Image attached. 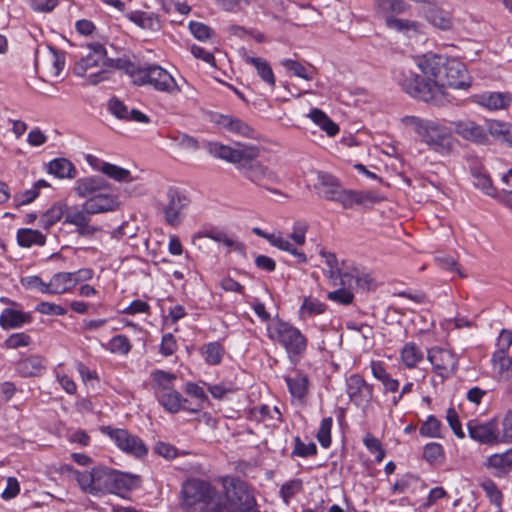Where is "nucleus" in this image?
<instances>
[{"instance_id": "1", "label": "nucleus", "mask_w": 512, "mask_h": 512, "mask_svg": "<svg viewBox=\"0 0 512 512\" xmlns=\"http://www.w3.org/2000/svg\"><path fill=\"white\" fill-rule=\"evenodd\" d=\"M419 67L424 77L401 70L395 73V79L403 91L426 103L444 106L450 102L446 87L467 90L471 86L465 66L455 59L433 55Z\"/></svg>"}, {"instance_id": "2", "label": "nucleus", "mask_w": 512, "mask_h": 512, "mask_svg": "<svg viewBox=\"0 0 512 512\" xmlns=\"http://www.w3.org/2000/svg\"><path fill=\"white\" fill-rule=\"evenodd\" d=\"M210 152L218 158L235 164L240 173L256 186L280 194L279 190L271 187L280 184L281 178L278 173L257 161L261 154L259 147L238 144L237 148H232L219 143H212L210 144Z\"/></svg>"}, {"instance_id": "3", "label": "nucleus", "mask_w": 512, "mask_h": 512, "mask_svg": "<svg viewBox=\"0 0 512 512\" xmlns=\"http://www.w3.org/2000/svg\"><path fill=\"white\" fill-rule=\"evenodd\" d=\"M74 474L80 489L93 496L122 495L132 490L138 479L137 476L106 466H97L91 471H75Z\"/></svg>"}, {"instance_id": "4", "label": "nucleus", "mask_w": 512, "mask_h": 512, "mask_svg": "<svg viewBox=\"0 0 512 512\" xmlns=\"http://www.w3.org/2000/svg\"><path fill=\"white\" fill-rule=\"evenodd\" d=\"M315 189L318 194L326 200L335 201L344 209H351L355 205H365L367 203H379L383 198L373 191L347 190L342 187L339 180L325 172H319Z\"/></svg>"}, {"instance_id": "5", "label": "nucleus", "mask_w": 512, "mask_h": 512, "mask_svg": "<svg viewBox=\"0 0 512 512\" xmlns=\"http://www.w3.org/2000/svg\"><path fill=\"white\" fill-rule=\"evenodd\" d=\"M402 122L411 127L421 141L434 151L446 154L452 150L453 139L447 127L436 121L424 120L416 116H405Z\"/></svg>"}, {"instance_id": "6", "label": "nucleus", "mask_w": 512, "mask_h": 512, "mask_svg": "<svg viewBox=\"0 0 512 512\" xmlns=\"http://www.w3.org/2000/svg\"><path fill=\"white\" fill-rule=\"evenodd\" d=\"M455 132L462 138L477 144H487L488 134L501 143L512 148V125L504 122L493 121L486 130L471 120H458L452 122Z\"/></svg>"}, {"instance_id": "7", "label": "nucleus", "mask_w": 512, "mask_h": 512, "mask_svg": "<svg viewBox=\"0 0 512 512\" xmlns=\"http://www.w3.org/2000/svg\"><path fill=\"white\" fill-rule=\"evenodd\" d=\"M268 337L281 345L289 361L296 365L307 349V339L301 331L290 323L278 320L267 327Z\"/></svg>"}, {"instance_id": "8", "label": "nucleus", "mask_w": 512, "mask_h": 512, "mask_svg": "<svg viewBox=\"0 0 512 512\" xmlns=\"http://www.w3.org/2000/svg\"><path fill=\"white\" fill-rule=\"evenodd\" d=\"M88 49L89 53L75 63L73 72L77 76L87 75L88 83L97 85L110 78L111 70L105 68L107 52L100 43L89 44Z\"/></svg>"}, {"instance_id": "9", "label": "nucleus", "mask_w": 512, "mask_h": 512, "mask_svg": "<svg viewBox=\"0 0 512 512\" xmlns=\"http://www.w3.org/2000/svg\"><path fill=\"white\" fill-rule=\"evenodd\" d=\"M134 84L138 86L151 85L155 90L176 95L181 92V87L173 76L159 65H147L138 68L134 74Z\"/></svg>"}, {"instance_id": "10", "label": "nucleus", "mask_w": 512, "mask_h": 512, "mask_svg": "<svg viewBox=\"0 0 512 512\" xmlns=\"http://www.w3.org/2000/svg\"><path fill=\"white\" fill-rule=\"evenodd\" d=\"M182 496L187 506L203 504L210 512H217L218 507H225L220 503L215 489L206 481L191 479L182 486Z\"/></svg>"}, {"instance_id": "11", "label": "nucleus", "mask_w": 512, "mask_h": 512, "mask_svg": "<svg viewBox=\"0 0 512 512\" xmlns=\"http://www.w3.org/2000/svg\"><path fill=\"white\" fill-rule=\"evenodd\" d=\"M224 489L231 512L247 511L256 506L255 498L248 485L239 478H225Z\"/></svg>"}, {"instance_id": "12", "label": "nucleus", "mask_w": 512, "mask_h": 512, "mask_svg": "<svg viewBox=\"0 0 512 512\" xmlns=\"http://www.w3.org/2000/svg\"><path fill=\"white\" fill-rule=\"evenodd\" d=\"M101 432L109 436L121 451L134 458L141 459L148 454V448L144 441L126 429L103 426Z\"/></svg>"}, {"instance_id": "13", "label": "nucleus", "mask_w": 512, "mask_h": 512, "mask_svg": "<svg viewBox=\"0 0 512 512\" xmlns=\"http://www.w3.org/2000/svg\"><path fill=\"white\" fill-rule=\"evenodd\" d=\"M190 200L179 189L170 186L165 194V199L160 201L164 219L170 226H178L184 219V210L188 207Z\"/></svg>"}, {"instance_id": "14", "label": "nucleus", "mask_w": 512, "mask_h": 512, "mask_svg": "<svg viewBox=\"0 0 512 512\" xmlns=\"http://www.w3.org/2000/svg\"><path fill=\"white\" fill-rule=\"evenodd\" d=\"M427 358L432 364L434 371L442 379L453 375L458 366L456 356L449 350L433 347L428 350Z\"/></svg>"}, {"instance_id": "15", "label": "nucleus", "mask_w": 512, "mask_h": 512, "mask_svg": "<svg viewBox=\"0 0 512 512\" xmlns=\"http://www.w3.org/2000/svg\"><path fill=\"white\" fill-rule=\"evenodd\" d=\"M65 65L64 53L52 46H47L43 51H37L35 68L39 72L43 70L47 75L58 76Z\"/></svg>"}, {"instance_id": "16", "label": "nucleus", "mask_w": 512, "mask_h": 512, "mask_svg": "<svg viewBox=\"0 0 512 512\" xmlns=\"http://www.w3.org/2000/svg\"><path fill=\"white\" fill-rule=\"evenodd\" d=\"M469 436L483 444H495L502 442L500 439L501 430L498 428V421L492 419L486 423L470 421L468 423Z\"/></svg>"}, {"instance_id": "17", "label": "nucleus", "mask_w": 512, "mask_h": 512, "mask_svg": "<svg viewBox=\"0 0 512 512\" xmlns=\"http://www.w3.org/2000/svg\"><path fill=\"white\" fill-rule=\"evenodd\" d=\"M347 394L357 406L367 405L373 398V388L361 376L351 375L347 381Z\"/></svg>"}, {"instance_id": "18", "label": "nucleus", "mask_w": 512, "mask_h": 512, "mask_svg": "<svg viewBox=\"0 0 512 512\" xmlns=\"http://www.w3.org/2000/svg\"><path fill=\"white\" fill-rule=\"evenodd\" d=\"M511 345L512 332L510 330L503 329L498 337V349L492 356L494 367L498 369L500 374H504L511 369L512 359L508 356V351Z\"/></svg>"}, {"instance_id": "19", "label": "nucleus", "mask_w": 512, "mask_h": 512, "mask_svg": "<svg viewBox=\"0 0 512 512\" xmlns=\"http://www.w3.org/2000/svg\"><path fill=\"white\" fill-rule=\"evenodd\" d=\"M86 208L94 214L115 211L120 206L117 195L100 191L85 201Z\"/></svg>"}, {"instance_id": "20", "label": "nucleus", "mask_w": 512, "mask_h": 512, "mask_svg": "<svg viewBox=\"0 0 512 512\" xmlns=\"http://www.w3.org/2000/svg\"><path fill=\"white\" fill-rule=\"evenodd\" d=\"M156 397L159 403L169 412L177 413L180 410H187L190 412H198L200 410V405H194L192 407L187 406V399H183L180 393L176 390L171 389L161 393L156 394Z\"/></svg>"}, {"instance_id": "21", "label": "nucleus", "mask_w": 512, "mask_h": 512, "mask_svg": "<svg viewBox=\"0 0 512 512\" xmlns=\"http://www.w3.org/2000/svg\"><path fill=\"white\" fill-rule=\"evenodd\" d=\"M109 187V183L101 176L79 178L75 182L74 191L81 198H90Z\"/></svg>"}, {"instance_id": "22", "label": "nucleus", "mask_w": 512, "mask_h": 512, "mask_svg": "<svg viewBox=\"0 0 512 512\" xmlns=\"http://www.w3.org/2000/svg\"><path fill=\"white\" fill-rule=\"evenodd\" d=\"M88 161L93 169L101 171L107 177L117 182H131L133 180L130 171L120 166L104 162L93 156H89Z\"/></svg>"}, {"instance_id": "23", "label": "nucleus", "mask_w": 512, "mask_h": 512, "mask_svg": "<svg viewBox=\"0 0 512 512\" xmlns=\"http://www.w3.org/2000/svg\"><path fill=\"white\" fill-rule=\"evenodd\" d=\"M108 109L116 118L124 121H134L139 123H149L150 118L137 109H128V107L118 98L110 99Z\"/></svg>"}, {"instance_id": "24", "label": "nucleus", "mask_w": 512, "mask_h": 512, "mask_svg": "<svg viewBox=\"0 0 512 512\" xmlns=\"http://www.w3.org/2000/svg\"><path fill=\"white\" fill-rule=\"evenodd\" d=\"M244 62L255 68L259 78L271 89L276 85V78L273 73L272 67L267 60L249 55L246 51L242 53Z\"/></svg>"}, {"instance_id": "25", "label": "nucleus", "mask_w": 512, "mask_h": 512, "mask_svg": "<svg viewBox=\"0 0 512 512\" xmlns=\"http://www.w3.org/2000/svg\"><path fill=\"white\" fill-rule=\"evenodd\" d=\"M216 123L230 133L248 138L254 137V129L237 117L231 115H219Z\"/></svg>"}, {"instance_id": "26", "label": "nucleus", "mask_w": 512, "mask_h": 512, "mask_svg": "<svg viewBox=\"0 0 512 512\" xmlns=\"http://www.w3.org/2000/svg\"><path fill=\"white\" fill-rule=\"evenodd\" d=\"M126 17L142 29L151 32H158L161 29L160 19L155 13L136 10L127 13Z\"/></svg>"}, {"instance_id": "27", "label": "nucleus", "mask_w": 512, "mask_h": 512, "mask_svg": "<svg viewBox=\"0 0 512 512\" xmlns=\"http://www.w3.org/2000/svg\"><path fill=\"white\" fill-rule=\"evenodd\" d=\"M32 317L29 313L12 308H5L0 315V325L3 329L20 328L25 323H30Z\"/></svg>"}, {"instance_id": "28", "label": "nucleus", "mask_w": 512, "mask_h": 512, "mask_svg": "<svg viewBox=\"0 0 512 512\" xmlns=\"http://www.w3.org/2000/svg\"><path fill=\"white\" fill-rule=\"evenodd\" d=\"M476 98L477 103L491 110L505 109L512 100L509 93L502 92L483 93Z\"/></svg>"}, {"instance_id": "29", "label": "nucleus", "mask_w": 512, "mask_h": 512, "mask_svg": "<svg viewBox=\"0 0 512 512\" xmlns=\"http://www.w3.org/2000/svg\"><path fill=\"white\" fill-rule=\"evenodd\" d=\"M285 382L293 398L302 400L308 393V376L296 371L294 376H285Z\"/></svg>"}, {"instance_id": "30", "label": "nucleus", "mask_w": 512, "mask_h": 512, "mask_svg": "<svg viewBox=\"0 0 512 512\" xmlns=\"http://www.w3.org/2000/svg\"><path fill=\"white\" fill-rule=\"evenodd\" d=\"M16 369L23 377L39 376L45 369L44 358L38 355L27 357L18 362Z\"/></svg>"}, {"instance_id": "31", "label": "nucleus", "mask_w": 512, "mask_h": 512, "mask_svg": "<svg viewBox=\"0 0 512 512\" xmlns=\"http://www.w3.org/2000/svg\"><path fill=\"white\" fill-rule=\"evenodd\" d=\"M427 21L434 27L448 31L453 28V17L450 12L439 8L432 7L426 12Z\"/></svg>"}, {"instance_id": "32", "label": "nucleus", "mask_w": 512, "mask_h": 512, "mask_svg": "<svg viewBox=\"0 0 512 512\" xmlns=\"http://www.w3.org/2000/svg\"><path fill=\"white\" fill-rule=\"evenodd\" d=\"M401 360L407 368H415L423 361L424 353L414 342H407L401 349Z\"/></svg>"}, {"instance_id": "33", "label": "nucleus", "mask_w": 512, "mask_h": 512, "mask_svg": "<svg viewBox=\"0 0 512 512\" xmlns=\"http://www.w3.org/2000/svg\"><path fill=\"white\" fill-rule=\"evenodd\" d=\"M48 172L58 178H75L76 168L65 158H57L48 163Z\"/></svg>"}, {"instance_id": "34", "label": "nucleus", "mask_w": 512, "mask_h": 512, "mask_svg": "<svg viewBox=\"0 0 512 512\" xmlns=\"http://www.w3.org/2000/svg\"><path fill=\"white\" fill-rule=\"evenodd\" d=\"M91 215H93L89 209L86 208L85 202L81 207L66 206V215L64 223L74 225L76 228L78 226H83L87 221L91 220Z\"/></svg>"}, {"instance_id": "35", "label": "nucleus", "mask_w": 512, "mask_h": 512, "mask_svg": "<svg viewBox=\"0 0 512 512\" xmlns=\"http://www.w3.org/2000/svg\"><path fill=\"white\" fill-rule=\"evenodd\" d=\"M50 294H62L75 286V280L70 272H59L55 274L50 282Z\"/></svg>"}, {"instance_id": "36", "label": "nucleus", "mask_w": 512, "mask_h": 512, "mask_svg": "<svg viewBox=\"0 0 512 512\" xmlns=\"http://www.w3.org/2000/svg\"><path fill=\"white\" fill-rule=\"evenodd\" d=\"M66 215V204L55 203L53 204L40 218V225L42 228L48 230L56 224L63 216Z\"/></svg>"}, {"instance_id": "37", "label": "nucleus", "mask_w": 512, "mask_h": 512, "mask_svg": "<svg viewBox=\"0 0 512 512\" xmlns=\"http://www.w3.org/2000/svg\"><path fill=\"white\" fill-rule=\"evenodd\" d=\"M281 65L292 75L305 79L312 80L315 75V68L311 65L309 67H305L303 64L296 60L292 59H284L281 62Z\"/></svg>"}, {"instance_id": "38", "label": "nucleus", "mask_w": 512, "mask_h": 512, "mask_svg": "<svg viewBox=\"0 0 512 512\" xmlns=\"http://www.w3.org/2000/svg\"><path fill=\"white\" fill-rule=\"evenodd\" d=\"M267 240L269 243L283 251H287L293 256L296 257L298 263H306L307 258L306 255L303 252L298 251L292 243L289 242L288 239L283 238L280 235L272 234L271 236L267 237Z\"/></svg>"}, {"instance_id": "39", "label": "nucleus", "mask_w": 512, "mask_h": 512, "mask_svg": "<svg viewBox=\"0 0 512 512\" xmlns=\"http://www.w3.org/2000/svg\"><path fill=\"white\" fill-rule=\"evenodd\" d=\"M45 240V236L38 230L22 228L17 232V241L22 247H30L33 244L44 245Z\"/></svg>"}, {"instance_id": "40", "label": "nucleus", "mask_w": 512, "mask_h": 512, "mask_svg": "<svg viewBox=\"0 0 512 512\" xmlns=\"http://www.w3.org/2000/svg\"><path fill=\"white\" fill-rule=\"evenodd\" d=\"M153 388L155 395L173 389V381L176 375L163 370H156L152 373Z\"/></svg>"}, {"instance_id": "41", "label": "nucleus", "mask_w": 512, "mask_h": 512, "mask_svg": "<svg viewBox=\"0 0 512 512\" xmlns=\"http://www.w3.org/2000/svg\"><path fill=\"white\" fill-rule=\"evenodd\" d=\"M321 255L325 257V262L329 267L330 278L336 279L340 278L341 284L345 285L347 282H350L353 279V276L349 273H341L337 268V258L335 254L330 252H321Z\"/></svg>"}, {"instance_id": "42", "label": "nucleus", "mask_w": 512, "mask_h": 512, "mask_svg": "<svg viewBox=\"0 0 512 512\" xmlns=\"http://www.w3.org/2000/svg\"><path fill=\"white\" fill-rule=\"evenodd\" d=\"M487 465L492 468L505 470L512 467V448L501 454H493L487 460Z\"/></svg>"}, {"instance_id": "43", "label": "nucleus", "mask_w": 512, "mask_h": 512, "mask_svg": "<svg viewBox=\"0 0 512 512\" xmlns=\"http://www.w3.org/2000/svg\"><path fill=\"white\" fill-rule=\"evenodd\" d=\"M423 457L430 464L439 463L444 458L442 445L436 442L426 444L423 451Z\"/></svg>"}, {"instance_id": "44", "label": "nucleus", "mask_w": 512, "mask_h": 512, "mask_svg": "<svg viewBox=\"0 0 512 512\" xmlns=\"http://www.w3.org/2000/svg\"><path fill=\"white\" fill-rule=\"evenodd\" d=\"M441 423L440 421L430 415L427 420L421 425L419 432L422 436L431 437V438H439L441 437Z\"/></svg>"}, {"instance_id": "45", "label": "nucleus", "mask_w": 512, "mask_h": 512, "mask_svg": "<svg viewBox=\"0 0 512 512\" xmlns=\"http://www.w3.org/2000/svg\"><path fill=\"white\" fill-rule=\"evenodd\" d=\"M317 454V446L314 442L304 443L300 437H295L292 456L309 457Z\"/></svg>"}, {"instance_id": "46", "label": "nucleus", "mask_w": 512, "mask_h": 512, "mask_svg": "<svg viewBox=\"0 0 512 512\" xmlns=\"http://www.w3.org/2000/svg\"><path fill=\"white\" fill-rule=\"evenodd\" d=\"M363 442H364V445L366 446V448L368 449V451L371 454L375 455L376 462L379 463V462L383 461V459L385 457V451H384L379 439H377L372 434L367 433L363 439Z\"/></svg>"}, {"instance_id": "47", "label": "nucleus", "mask_w": 512, "mask_h": 512, "mask_svg": "<svg viewBox=\"0 0 512 512\" xmlns=\"http://www.w3.org/2000/svg\"><path fill=\"white\" fill-rule=\"evenodd\" d=\"M205 360L210 365H217L221 362L224 349L218 342H211L205 346Z\"/></svg>"}, {"instance_id": "48", "label": "nucleus", "mask_w": 512, "mask_h": 512, "mask_svg": "<svg viewBox=\"0 0 512 512\" xmlns=\"http://www.w3.org/2000/svg\"><path fill=\"white\" fill-rule=\"evenodd\" d=\"M333 419L331 417L324 418L317 432V440L323 448H328L331 444V428Z\"/></svg>"}, {"instance_id": "49", "label": "nucleus", "mask_w": 512, "mask_h": 512, "mask_svg": "<svg viewBox=\"0 0 512 512\" xmlns=\"http://www.w3.org/2000/svg\"><path fill=\"white\" fill-rule=\"evenodd\" d=\"M377 8L383 13H403L407 4L403 0H376Z\"/></svg>"}, {"instance_id": "50", "label": "nucleus", "mask_w": 512, "mask_h": 512, "mask_svg": "<svg viewBox=\"0 0 512 512\" xmlns=\"http://www.w3.org/2000/svg\"><path fill=\"white\" fill-rule=\"evenodd\" d=\"M189 30L192 33V35L200 41L208 40L212 38L215 34L214 30L211 27L205 25L204 23L196 21H191L189 23Z\"/></svg>"}, {"instance_id": "51", "label": "nucleus", "mask_w": 512, "mask_h": 512, "mask_svg": "<svg viewBox=\"0 0 512 512\" xmlns=\"http://www.w3.org/2000/svg\"><path fill=\"white\" fill-rule=\"evenodd\" d=\"M31 343V337L24 333L11 334L3 343V347L6 349H18L26 347Z\"/></svg>"}, {"instance_id": "52", "label": "nucleus", "mask_w": 512, "mask_h": 512, "mask_svg": "<svg viewBox=\"0 0 512 512\" xmlns=\"http://www.w3.org/2000/svg\"><path fill=\"white\" fill-rule=\"evenodd\" d=\"M105 68H117L120 70H124L127 74L130 75L131 81L134 84V74L138 72L139 67H136L133 63L124 59L107 58V64L105 65Z\"/></svg>"}, {"instance_id": "53", "label": "nucleus", "mask_w": 512, "mask_h": 512, "mask_svg": "<svg viewBox=\"0 0 512 512\" xmlns=\"http://www.w3.org/2000/svg\"><path fill=\"white\" fill-rule=\"evenodd\" d=\"M325 311V304L320 302L316 298L308 297L305 298L301 306V313L303 315H318Z\"/></svg>"}, {"instance_id": "54", "label": "nucleus", "mask_w": 512, "mask_h": 512, "mask_svg": "<svg viewBox=\"0 0 512 512\" xmlns=\"http://www.w3.org/2000/svg\"><path fill=\"white\" fill-rule=\"evenodd\" d=\"M302 481L300 479H293L284 483L280 489L281 497L283 498L285 503H288L289 500L298 492L302 490Z\"/></svg>"}, {"instance_id": "55", "label": "nucleus", "mask_w": 512, "mask_h": 512, "mask_svg": "<svg viewBox=\"0 0 512 512\" xmlns=\"http://www.w3.org/2000/svg\"><path fill=\"white\" fill-rule=\"evenodd\" d=\"M328 299L341 305H349L353 302L354 294L346 288H339L328 293Z\"/></svg>"}, {"instance_id": "56", "label": "nucleus", "mask_w": 512, "mask_h": 512, "mask_svg": "<svg viewBox=\"0 0 512 512\" xmlns=\"http://www.w3.org/2000/svg\"><path fill=\"white\" fill-rule=\"evenodd\" d=\"M110 350L113 353L127 354L131 350L129 339L124 335L113 337L109 343Z\"/></svg>"}, {"instance_id": "57", "label": "nucleus", "mask_w": 512, "mask_h": 512, "mask_svg": "<svg viewBox=\"0 0 512 512\" xmlns=\"http://www.w3.org/2000/svg\"><path fill=\"white\" fill-rule=\"evenodd\" d=\"M435 261L439 267L447 271H456L460 277L465 278L466 275L458 267L456 260L448 255H439L435 257Z\"/></svg>"}, {"instance_id": "58", "label": "nucleus", "mask_w": 512, "mask_h": 512, "mask_svg": "<svg viewBox=\"0 0 512 512\" xmlns=\"http://www.w3.org/2000/svg\"><path fill=\"white\" fill-rule=\"evenodd\" d=\"M474 177H475V185L478 188L482 189L489 196H493V197L499 196L501 198L502 194L497 195L496 189L493 187L489 176L479 173V174H475Z\"/></svg>"}, {"instance_id": "59", "label": "nucleus", "mask_w": 512, "mask_h": 512, "mask_svg": "<svg viewBox=\"0 0 512 512\" xmlns=\"http://www.w3.org/2000/svg\"><path fill=\"white\" fill-rule=\"evenodd\" d=\"M447 422L458 438H464L465 433L462 430L461 423L459 421L458 414L454 408H449L446 415Z\"/></svg>"}, {"instance_id": "60", "label": "nucleus", "mask_w": 512, "mask_h": 512, "mask_svg": "<svg viewBox=\"0 0 512 512\" xmlns=\"http://www.w3.org/2000/svg\"><path fill=\"white\" fill-rule=\"evenodd\" d=\"M500 439L504 443H512V411H508L501 421Z\"/></svg>"}, {"instance_id": "61", "label": "nucleus", "mask_w": 512, "mask_h": 512, "mask_svg": "<svg viewBox=\"0 0 512 512\" xmlns=\"http://www.w3.org/2000/svg\"><path fill=\"white\" fill-rule=\"evenodd\" d=\"M22 284L28 288H36L40 292L50 294L49 283H45L39 276H28L21 280Z\"/></svg>"}, {"instance_id": "62", "label": "nucleus", "mask_w": 512, "mask_h": 512, "mask_svg": "<svg viewBox=\"0 0 512 512\" xmlns=\"http://www.w3.org/2000/svg\"><path fill=\"white\" fill-rule=\"evenodd\" d=\"M35 309L45 315H65L67 312L65 308L45 301L38 303Z\"/></svg>"}, {"instance_id": "63", "label": "nucleus", "mask_w": 512, "mask_h": 512, "mask_svg": "<svg viewBox=\"0 0 512 512\" xmlns=\"http://www.w3.org/2000/svg\"><path fill=\"white\" fill-rule=\"evenodd\" d=\"M177 349V342L171 333L164 334L162 337L160 352L164 356H171Z\"/></svg>"}, {"instance_id": "64", "label": "nucleus", "mask_w": 512, "mask_h": 512, "mask_svg": "<svg viewBox=\"0 0 512 512\" xmlns=\"http://www.w3.org/2000/svg\"><path fill=\"white\" fill-rule=\"evenodd\" d=\"M154 451L165 459H173L177 456V449L169 443L158 442Z\"/></svg>"}]
</instances>
